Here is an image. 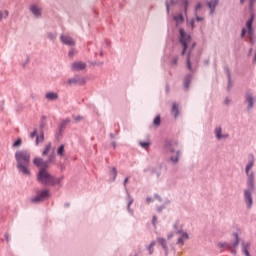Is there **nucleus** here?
Instances as JSON below:
<instances>
[{"label":"nucleus","instance_id":"obj_1","mask_svg":"<svg viewBox=\"0 0 256 256\" xmlns=\"http://www.w3.org/2000/svg\"><path fill=\"white\" fill-rule=\"evenodd\" d=\"M251 162L246 166L245 172L247 175V186L248 189L244 191V199L246 202V205L248 208H251L253 206V197L252 193L255 190V174L253 172H250V170L254 166V157L251 156Z\"/></svg>","mask_w":256,"mask_h":256},{"label":"nucleus","instance_id":"obj_2","mask_svg":"<svg viewBox=\"0 0 256 256\" xmlns=\"http://www.w3.org/2000/svg\"><path fill=\"white\" fill-rule=\"evenodd\" d=\"M30 152L27 150H19L15 153V159L17 162V169L19 173L24 176H30Z\"/></svg>","mask_w":256,"mask_h":256},{"label":"nucleus","instance_id":"obj_3","mask_svg":"<svg viewBox=\"0 0 256 256\" xmlns=\"http://www.w3.org/2000/svg\"><path fill=\"white\" fill-rule=\"evenodd\" d=\"M37 179L40 183L44 185H56L60 184V182L63 180V178H54L51 176L47 169H41L37 175Z\"/></svg>","mask_w":256,"mask_h":256},{"label":"nucleus","instance_id":"obj_4","mask_svg":"<svg viewBox=\"0 0 256 256\" xmlns=\"http://www.w3.org/2000/svg\"><path fill=\"white\" fill-rule=\"evenodd\" d=\"M54 159H55V155L52 153V154L49 156V158H48L47 161H43V159L38 158V157L34 158L33 164H34L36 167H38L40 170H41V169H47L48 166H49V164L52 163V162L54 161Z\"/></svg>","mask_w":256,"mask_h":256},{"label":"nucleus","instance_id":"obj_5","mask_svg":"<svg viewBox=\"0 0 256 256\" xmlns=\"http://www.w3.org/2000/svg\"><path fill=\"white\" fill-rule=\"evenodd\" d=\"M180 35H181L180 42L183 45L182 55H185V52H186L188 46L191 44V37L187 36L185 34L184 30H182V28L180 29Z\"/></svg>","mask_w":256,"mask_h":256},{"label":"nucleus","instance_id":"obj_6","mask_svg":"<svg viewBox=\"0 0 256 256\" xmlns=\"http://www.w3.org/2000/svg\"><path fill=\"white\" fill-rule=\"evenodd\" d=\"M254 19H255V14H253V12H252L251 18H249V20H247V22H246V27L248 29V34L250 35L251 43L254 42V29L252 28Z\"/></svg>","mask_w":256,"mask_h":256},{"label":"nucleus","instance_id":"obj_7","mask_svg":"<svg viewBox=\"0 0 256 256\" xmlns=\"http://www.w3.org/2000/svg\"><path fill=\"white\" fill-rule=\"evenodd\" d=\"M49 196H50L49 191L48 190H43L40 193H38L36 195V197L33 198L31 201L33 203H38V202H41V201L47 199Z\"/></svg>","mask_w":256,"mask_h":256},{"label":"nucleus","instance_id":"obj_8","mask_svg":"<svg viewBox=\"0 0 256 256\" xmlns=\"http://www.w3.org/2000/svg\"><path fill=\"white\" fill-rule=\"evenodd\" d=\"M235 237H236V241H235V243H234L232 246L228 245L227 243H219L218 246H219L220 248L227 247L228 249H231V248L233 247V249L231 250V252H232L234 255H236V253H237L236 247L239 245V237H238L237 234H235Z\"/></svg>","mask_w":256,"mask_h":256},{"label":"nucleus","instance_id":"obj_9","mask_svg":"<svg viewBox=\"0 0 256 256\" xmlns=\"http://www.w3.org/2000/svg\"><path fill=\"white\" fill-rule=\"evenodd\" d=\"M86 64L83 62H75L71 65L73 71H82L86 69Z\"/></svg>","mask_w":256,"mask_h":256},{"label":"nucleus","instance_id":"obj_10","mask_svg":"<svg viewBox=\"0 0 256 256\" xmlns=\"http://www.w3.org/2000/svg\"><path fill=\"white\" fill-rule=\"evenodd\" d=\"M61 41L67 46L75 45V42L71 36L63 35V36H61Z\"/></svg>","mask_w":256,"mask_h":256},{"label":"nucleus","instance_id":"obj_11","mask_svg":"<svg viewBox=\"0 0 256 256\" xmlns=\"http://www.w3.org/2000/svg\"><path fill=\"white\" fill-rule=\"evenodd\" d=\"M219 0H211L208 2V7L211 10V13L214 12L215 7L218 5Z\"/></svg>","mask_w":256,"mask_h":256},{"label":"nucleus","instance_id":"obj_12","mask_svg":"<svg viewBox=\"0 0 256 256\" xmlns=\"http://www.w3.org/2000/svg\"><path fill=\"white\" fill-rule=\"evenodd\" d=\"M31 12L36 17H40L41 15V10L38 8V6H31Z\"/></svg>","mask_w":256,"mask_h":256},{"label":"nucleus","instance_id":"obj_13","mask_svg":"<svg viewBox=\"0 0 256 256\" xmlns=\"http://www.w3.org/2000/svg\"><path fill=\"white\" fill-rule=\"evenodd\" d=\"M46 98L49 101H54V100L58 99V95L56 93H48V94H46Z\"/></svg>","mask_w":256,"mask_h":256},{"label":"nucleus","instance_id":"obj_14","mask_svg":"<svg viewBox=\"0 0 256 256\" xmlns=\"http://www.w3.org/2000/svg\"><path fill=\"white\" fill-rule=\"evenodd\" d=\"M189 238L187 233H183L182 236L178 239V244L183 245L184 242Z\"/></svg>","mask_w":256,"mask_h":256},{"label":"nucleus","instance_id":"obj_15","mask_svg":"<svg viewBox=\"0 0 256 256\" xmlns=\"http://www.w3.org/2000/svg\"><path fill=\"white\" fill-rule=\"evenodd\" d=\"M50 151H51V143H48V144H46V146L42 152V156L43 157L47 156Z\"/></svg>","mask_w":256,"mask_h":256},{"label":"nucleus","instance_id":"obj_16","mask_svg":"<svg viewBox=\"0 0 256 256\" xmlns=\"http://www.w3.org/2000/svg\"><path fill=\"white\" fill-rule=\"evenodd\" d=\"M246 99H247V102L249 103L248 108L251 109L253 107V104H254V99H253L252 95L248 94Z\"/></svg>","mask_w":256,"mask_h":256},{"label":"nucleus","instance_id":"obj_17","mask_svg":"<svg viewBox=\"0 0 256 256\" xmlns=\"http://www.w3.org/2000/svg\"><path fill=\"white\" fill-rule=\"evenodd\" d=\"M9 15L8 10H0V21H2L3 19H7Z\"/></svg>","mask_w":256,"mask_h":256},{"label":"nucleus","instance_id":"obj_18","mask_svg":"<svg viewBox=\"0 0 256 256\" xmlns=\"http://www.w3.org/2000/svg\"><path fill=\"white\" fill-rule=\"evenodd\" d=\"M171 112L175 116V118L178 117V115H179V108H178V106L176 104H173Z\"/></svg>","mask_w":256,"mask_h":256},{"label":"nucleus","instance_id":"obj_19","mask_svg":"<svg viewBox=\"0 0 256 256\" xmlns=\"http://www.w3.org/2000/svg\"><path fill=\"white\" fill-rule=\"evenodd\" d=\"M250 246H251V244L247 243L243 247V252L245 253L246 256H250V253H249Z\"/></svg>","mask_w":256,"mask_h":256},{"label":"nucleus","instance_id":"obj_20","mask_svg":"<svg viewBox=\"0 0 256 256\" xmlns=\"http://www.w3.org/2000/svg\"><path fill=\"white\" fill-rule=\"evenodd\" d=\"M157 240H158L159 244L162 245V247L166 250L167 249L166 240L163 238H158Z\"/></svg>","mask_w":256,"mask_h":256},{"label":"nucleus","instance_id":"obj_21","mask_svg":"<svg viewBox=\"0 0 256 256\" xmlns=\"http://www.w3.org/2000/svg\"><path fill=\"white\" fill-rule=\"evenodd\" d=\"M222 133V129L220 127L216 128L215 130V134H216V137L220 140L221 138H223V136L221 135Z\"/></svg>","mask_w":256,"mask_h":256},{"label":"nucleus","instance_id":"obj_22","mask_svg":"<svg viewBox=\"0 0 256 256\" xmlns=\"http://www.w3.org/2000/svg\"><path fill=\"white\" fill-rule=\"evenodd\" d=\"M153 124L156 126V127H159L160 124H161V118L160 116H157L154 121H153Z\"/></svg>","mask_w":256,"mask_h":256},{"label":"nucleus","instance_id":"obj_23","mask_svg":"<svg viewBox=\"0 0 256 256\" xmlns=\"http://www.w3.org/2000/svg\"><path fill=\"white\" fill-rule=\"evenodd\" d=\"M64 153H65L64 145H61V146L59 147L58 151H57V154H58L59 156H63Z\"/></svg>","mask_w":256,"mask_h":256},{"label":"nucleus","instance_id":"obj_24","mask_svg":"<svg viewBox=\"0 0 256 256\" xmlns=\"http://www.w3.org/2000/svg\"><path fill=\"white\" fill-rule=\"evenodd\" d=\"M176 20L177 23H181L184 21V18L182 16V14H179L178 16H175L174 18Z\"/></svg>","mask_w":256,"mask_h":256},{"label":"nucleus","instance_id":"obj_25","mask_svg":"<svg viewBox=\"0 0 256 256\" xmlns=\"http://www.w3.org/2000/svg\"><path fill=\"white\" fill-rule=\"evenodd\" d=\"M44 141V134L42 133L40 137H36V144L38 145L39 142H43Z\"/></svg>","mask_w":256,"mask_h":256},{"label":"nucleus","instance_id":"obj_26","mask_svg":"<svg viewBox=\"0 0 256 256\" xmlns=\"http://www.w3.org/2000/svg\"><path fill=\"white\" fill-rule=\"evenodd\" d=\"M155 246V242H152L151 244H150V246H149V253L152 255L153 254V252H154V249H153V247Z\"/></svg>","mask_w":256,"mask_h":256},{"label":"nucleus","instance_id":"obj_27","mask_svg":"<svg viewBox=\"0 0 256 256\" xmlns=\"http://www.w3.org/2000/svg\"><path fill=\"white\" fill-rule=\"evenodd\" d=\"M140 145H141L143 148L147 149V148H149L150 143H149V142H140Z\"/></svg>","mask_w":256,"mask_h":256},{"label":"nucleus","instance_id":"obj_28","mask_svg":"<svg viewBox=\"0 0 256 256\" xmlns=\"http://www.w3.org/2000/svg\"><path fill=\"white\" fill-rule=\"evenodd\" d=\"M178 154H179V152L177 151V152H176V156H175V157H171V161H172V162H174V163H177V162H178V160H179Z\"/></svg>","mask_w":256,"mask_h":256},{"label":"nucleus","instance_id":"obj_29","mask_svg":"<svg viewBox=\"0 0 256 256\" xmlns=\"http://www.w3.org/2000/svg\"><path fill=\"white\" fill-rule=\"evenodd\" d=\"M22 144V140L19 138L14 144L13 147H19Z\"/></svg>","mask_w":256,"mask_h":256},{"label":"nucleus","instance_id":"obj_30","mask_svg":"<svg viewBox=\"0 0 256 256\" xmlns=\"http://www.w3.org/2000/svg\"><path fill=\"white\" fill-rule=\"evenodd\" d=\"M73 118H74V121H75V122H80V121H82V120L84 119V118L81 117V116H74Z\"/></svg>","mask_w":256,"mask_h":256},{"label":"nucleus","instance_id":"obj_31","mask_svg":"<svg viewBox=\"0 0 256 256\" xmlns=\"http://www.w3.org/2000/svg\"><path fill=\"white\" fill-rule=\"evenodd\" d=\"M113 181H115L117 177V170L115 168L112 169Z\"/></svg>","mask_w":256,"mask_h":256},{"label":"nucleus","instance_id":"obj_32","mask_svg":"<svg viewBox=\"0 0 256 256\" xmlns=\"http://www.w3.org/2000/svg\"><path fill=\"white\" fill-rule=\"evenodd\" d=\"M187 67L189 70H191V61H190V58L188 56V59H187Z\"/></svg>","mask_w":256,"mask_h":256},{"label":"nucleus","instance_id":"obj_33","mask_svg":"<svg viewBox=\"0 0 256 256\" xmlns=\"http://www.w3.org/2000/svg\"><path fill=\"white\" fill-rule=\"evenodd\" d=\"M36 136H37V131L34 130V132H32V133L30 134V137H31L32 139H34Z\"/></svg>","mask_w":256,"mask_h":256},{"label":"nucleus","instance_id":"obj_34","mask_svg":"<svg viewBox=\"0 0 256 256\" xmlns=\"http://www.w3.org/2000/svg\"><path fill=\"white\" fill-rule=\"evenodd\" d=\"M184 4H185V13H187V8H188V0H184Z\"/></svg>","mask_w":256,"mask_h":256},{"label":"nucleus","instance_id":"obj_35","mask_svg":"<svg viewBox=\"0 0 256 256\" xmlns=\"http://www.w3.org/2000/svg\"><path fill=\"white\" fill-rule=\"evenodd\" d=\"M202 8V4H197V6H196V11H199L200 9Z\"/></svg>","mask_w":256,"mask_h":256},{"label":"nucleus","instance_id":"obj_36","mask_svg":"<svg viewBox=\"0 0 256 256\" xmlns=\"http://www.w3.org/2000/svg\"><path fill=\"white\" fill-rule=\"evenodd\" d=\"M246 33H247L246 28H243L241 36L244 37Z\"/></svg>","mask_w":256,"mask_h":256},{"label":"nucleus","instance_id":"obj_37","mask_svg":"<svg viewBox=\"0 0 256 256\" xmlns=\"http://www.w3.org/2000/svg\"><path fill=\"white\" fill-rule=\"evenodd\" d=\"M73 55H74V50H70V52H69V57H73Z\"/></svg>","mask_w":256,"mask_h":256},{"label":"nucleus","instance_id":"obj_38","mask_svg":"<svg viewBox=\"0 0 256 256\" xmlns=\"http://www.w3.org/2000/svg\"><path fill=\"white\" fill-rule=\"evenodd\" d=\"M177 62H178V59L175 58L172 63L176 66V65H177Z\"/></svg>","mask_w":256,"mask_h":256},{"label":"nucleus","instance_id":"obj_39","mask_svg":"<svg viewBox=\"0 0 256 256\" xmlns=\"http://www.w3.org/2000/svg\"><path fill=\"white\" fill-rule=\"evenodd\" d=\"M156 221H157V217L154 216V217H153V224H154V225L156 224Z\"/></svg>","mask_w":256,"mask_h":256},{"label":"nucleus","instance_id":"obj_40","mask_svg":"<svg viewBox=\"0 0 256 256\" xmlns=\"http://www.w3.org/2000/svg\"><path fill=\"white\" fill-rule=\"evenodd\" d=\"M128 180H129V178H126V179H125V181H124V186H126V185H127Z\"/></svg>","mask_w":256,"mask_h":256},{"label":"nucleus","instance_id":"obj_41","mask_svg":"<svg viewBox=\"0 0 256 256\" xmlns=\"http://www.w3.org/2000/svg\"><path fill=\"white\" fill-rule=\"evenodd\" d=\"M151 201H152V198H147V203L149 204V203H151Z\"/></svg>","mask_w":256,"mask_h":256},{"label":"nucleus","instance_id":"obj_42","mask_svg":"<svg viewBox=\"0 0 256 256\" xmlns=\"http://www.w3.org/2000/svg\"><path fill=\"white\" fill-rule=\"evenodd\" d=\"M5 238H6L7 241H9V235L8 234L5 235Z\"/></svg>","mask_w":256,"mask_h":256},{"label":"nucleus","instance_id":"obj_43","mask_svg":"<svg viewBox=\"0 0 256 256\" xmlns=\"http://www.w3.org/2000/svg\"><path fill=\"white\" fill-rule=\"evenodd\" d=\"M196 19H197L198 21H201L203 18H199V16H196Z\"/></svg>","mask_w":256,"mask_h":256},{"label":"nucleus","instance_id":"obj_44","mask_svg":"<svg viewBox=\"0 0 256 256\" xmlns=\"http://www.w3.org/2000/svg\"><path fill=\"white\" fill-rule=\"evenodd\" d=\"M185 87H186V88H188V87H189V83H188V82H186Z\"/></svg>","mask_w":256,"mask_h":256},{"label":"nucleus","instance_id":"obj_45","mask_svg":"<svg viewBox=\"0 0 256 256\" xmlns=\"http://www.w3.org/2000/svg\"><path fill=\"white\" fill-rule=\"evenodd\" d=\"M70 121L67 119L65 120L64 124H68Z\"/></svg>","mask_w":256,"mask_h":256},{"label":"nucleus","instance_id":"obj_46","mask_svg":"<svg viewBox=\"0 0 256 256\" xmlns=\"http://www.w3.org/2000/svg\"><path fill=\"white\" fill-rule=\"evenodd\" d=\"M245 1H246V0H240V3H241V4H244Z\"/></svg>","mask_w":256,"mask_h":256},{"label":"nucleus","instance_id":"obj_47","mask_svg":"<svg viewBox=\"0 0 256 256\" xmlns=\"http://www.w3.org/2000/svg\"><path fill=\"white\" fill-rule=\"evenodd\" d=\"M112 146L115 148V147H116V143H115V142H113V143H112Z\"/></svg>","mask_w":256,"mask_h":256},{"label":"nucleus","instance_id":"obj_48","mask_svg":"<svg viewBox=\"0 0 256 256\" xmlns=\"http://www.w3.org/2000/svg\"><path fill=\"white\" fill-rule=\"evenodd\" d=\"M44 127H45V124H42V125H41V128L43 129Z\"/></svg>","mask_w":256,"mask_h":256},{"label":"nucleus","instance_id":"obj_49","mask_svg":"<svg viewBox=\"0 0 256 256\" xmlns=\"http://www.w3.org/2000/svg\"><path fill=\"white\" fill-rule=\"evenodd\" d=\"M196 46V44H192V49Z\"/></svg>","mask_w":256,"mask_h":256},{"label":"nucleus","instance_id":"obj_50","mask_svg":"<svg viewBox=\"0 0 256 256\" xmlns=\"http://www.w3.org/2000/svg\"><path fill=\"white\" fill-rule=\"evenodd\" d=\"M171 237H173V235H172V234L168 236V238H169V239H170Z\"/></svg>","mask_w":256,"mask_h":256},{"label":"nucleus","instance_id":"obj_51","mask_svg":"<svg viewBox=\"0 0 256 256\" xmlns=\"http://www.w3.org/2000/svg\"><path fill=\"white\" fill-rule=\"evenodd\" d=\"M254 60L256 61V54H255V58H254Z\"/></svg>","mask_w":256,"mask_h":256},{"label":"nucleus","instance_id":"obj_52","mask_svg":"<svg viewBox=\"0 0 256 256\" xmlns=\"http://www.w3.org/2000/svg\"><path fill=\"white\" fill-rule=\"evenodd\" d=\"M72 82H73V81H71V80L69 81V83H72Z\"/></svg>","mask_w":256,"mask_h":256},{"label":"nucleus","instance_id":"obj_53","mask_svg":"<svg viewBox=\"0 0 256 256\" xmlns=\"http://www.w3.org/2000/svg\"><path fill=\"white\" fill-rule=\"evenodd\" d=\"M132 202L129 203V206L131 205Z\"/></svg>","mask_w":256,"mask_h":256}]
</instances>
